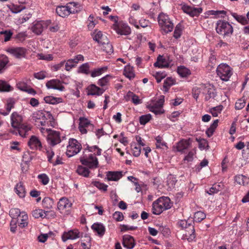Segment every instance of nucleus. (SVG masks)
Masks as SVG:
<instances>
[{
  "mask_svg": "<svg viewBox=\"0 0 249 249\" xmlns=\"http://www.w3.org/2000/svg\"><path fill=\"white\" fill-rule=\"evenodd\" d=\"M12 90V87L7 82L0 80V91H9Z\"/></svg>",
  "mask_w": 249,
  "mask_h": 249,
  "instance_id": "obj_51",
  "label": "nucleus"
},
{
  "mask_svg": "<svg viewBox=\"0 0 249 249\" xmlns=\"http://www.w3.org/2000/svg\"><path fill=\"white\" fill-rule=\"evenodd\" d=\"M47 139L49 142L52 146L56 145L61 141L59 133L55 131H52L50 132Z\"/></svg>",
  "mask_w": 249,
  "mask_h": 249,
  "instance_id": "obj_16",
  "label": "nucleus"
},
{
  "mask_svg": "<svg viewBox=\"0 0 249 249\" xmlns=\"http://www.w3.org/2000/svg\"><path fill=\"white\" fill-rule=\"evenodd\" d=\"M94 35L93 39L98 42V43L101 44L104 41V37H107L106 36L103 35L101 31L95 30L93 33Z\"/></svg>",
  "mask_w": 249,
  "mask_h": 249,
  "instance_id": "obj_35",
  "label": "nucleus"
},
{
  "mask_svg": "<svg viewBox=\"0 0 249 249\" xmlns=\"http://www.w3.org/2000/svg\"><path fill=\"white\" fill-rule=\"evenodd\" d=\"M216 31L218 34L224 36H229L233 33V28L228 21L220 20L216 23Z\"/></svg>",
  "mask_w": 249,
  "mask_h": 249,
  "instance_id": "obj_4",
  "label": "nucleus"
},
{
  "mask_svg": "<svg viewBox=\"0 0 249 249\" xmlns=\"http://www.w3.org/2000/svg\"><path fill=\"white\" fill-rule=\"evenodd\" d=\"M44 100L46 103L50 104H56L62 102V98H56L52 96L45 97Z\"/></svg>",
  "mask_w": 249,
  "mask_h": 249,
  "instance_id": "obj_32",
  "label": "nucleus"
},
{
  "mask_svg": "<svg viewBox=\"0 0 249 249\" xmlns=\"http://www.w3.org/2000/svg\"><path fill=\"white\" fill-rule=\"evenodd\" d=\"M195 231L194 227L190 224H188V229H187L183 234V238L187 239L189 242L193 241L196 238Z\"/></svg>",
  "mask_w": 249,
  "mask_h": 249,
  "instance_id": "obj_18",
  "label": "nucleus"
},
{
  "mask_svg": "<svg viewBox=\"0 0 249 249\" xmlns=\"http://www.w3.org/2000/svg\"><path fill=\"white\" fill-rule=\"evenodd\" d=\"M53 204V200L50 197H45L42 200L43 207L45 209H49L52 208Z\"/></svg>",
  "mask_w": 249,
  "mask_h": 249,
  "instance_id": "obj_41",
  "label": "nucleus"
},
{
  "mask_svg": "<svg viewBox=\"0 0 249 249\" xmlns=\"http://www.w3.org/2000/svg\"><path fill=\"white\" fill-rule=\"evenodd\" d=\"M181 32L182 26L180 24H178L175 27L174 33V37L177 39L180 37L181 35Z\"/></svg>",
  "mask_w": 249,
  "mask_h": 249,
  "instance_id": "obj_56",
  "label": "nucleus"
},
{
  "mask_svg": "<svg viewBox=\"0 0 249 249\" xmlns=\"http://www.w3.org/2000/svg\"><path fill=\"white\" fill-rule=\"evenodd\" d=\"M76 171L79 175L82 176L84 177H88L89 174V169L82 166H79Z\"/></svg>",
  "mask_w": 249,
  "mask_h": 249,
  "instance_id": "obj_45",
  "label": "nucleus"
},
{
  "mask_svg": "<svg viewBox=\"0 0 249 249\" xmlns=\"http://www.w3.org/2000/svg\"><path fill=\"white\" fill-rule=\"evenodd\" d=\"M38 178L43 185L47 184L49 181V178L48 176L45 174L39 175L38 176Z\"/></svg>",
  "mask_w": 249,
  "mask_h": 249,
  "instance_id": "obj_60",
  "label": "nucleus"
},
{
  "mask_svg": "<svg viewBox=\"0 0 249 249\" xmlns=\"http://www.w3.org/2000/svg\"><path fill=\"white\" fill-rule=\"evenodd\" d=\"M51 23V20L37 21L34 23L31 28L32 32L36 35H40L43 30L48 28Z\"/></svg>",
  "mask_w": 249,
  "mask_h": 249,
  "instance_id": "obj_8",
  "label": "nucleus"
},
{
  "mask_svg": "<svg viewBox=\"0 0 249 249\" xmlns=\"http://www.w3.org/2000/svg\"><path fill=\"white\" fill-rule=\"evenodd\" d=\"M242 157L243 159L244 160V163L241 164V166L243 165V164H246L247 162H249V142H247L246 145V148L243 150L242 152Z\"/></svg>",
  "mask_w": 249,
  "mask_h": 249,
  "instance_id": "obj_37",
  "label": "nucleus"
},
{
  "mask_svg": "<svg viewBox=\"0 0 249 249\" xmlns=\"http://www.w3.org/2000/svg\"><path fill=\"white\" fill-rule=\"evenodd\" d=\"M11 125L16 129V133H18L22 137H26L31 130V127L29 125L22 124V116L17 112H14L11 115Z\"/></svg>",
  "mask_w": 249,
  "mask_h": 249,
  "instance_id": "obj_1",
  "label": "nucleus"
},
{
  "mask_svg": "<svg viewBox=\"0 0 249 249\" xmlns=\"http://www.w3.org/2000/svg\"><path fill=\"white\" fill-rule=\"evenodd\" d=\"M172 204L168 197H160L152 204V213L156 215L160 214L164 211L171 208Z\"/></svg>",
  "mask_w": 249,
  "mask_h": 249,
  "instance_id": "obj_2",
  "label": "nucleus"
},
{
  "mask_svg": "<svg viewBox=\"0 0 249 249\" xmlns=\"http://www.w3.org/2000/svg\"><path fill=\"white\" fill-rule=\"evenodd\" d=\"M74 62V60L72 59H69L65 64V70L67 71H69L72 68L75 67L76 64Z\"/></svg>",
  "mask_w": 249,
  "mask_h": 249,
  "instance_id": "obj_61",
  "label": "nucleus"
},
{
  "mask_svg": "<svg viewBox=\"0 0 249 249\" xmlns=\"http://www.w3.org/2000/svg\"><path fill=\"white\" fill-rule=\"evenodd\" d=\"M80 160L83 165L88 166L89 168H96L98 165L97 158L92 154H90L88 156L84 154L81 157Z\"/></svg>",
  "mask_w": 249,
  "mask_h": 249,
  "instance_id": "obj_6",
  "label": "nucleus"
},
{
  "mask_svg": "<svg viewBox=\"0 0 249 249\" xmlns=\"http://www.w3.org/2000/svg\"><path fill=\"white\" fill-rule=\"evenodd\" d=\"M28 215L24 212L21 213V215L17 218V223L21 228H24L28 225Z\"/></svg>",
  "mask_w": 249,
  "mask_h": 249,
  "instance_id": "obj_24",
  "label": "nucleus"
},
{
  "mask_svg": "<svg viewBox=\"0 0 249 249\" xmlns=\"http://www.w3.org/2000/svg\"><path fill=\"white\" fill-rule=\"evenodd\" d=\"M218 122L219 120L218 119L214 120L210 127L208 128L206 131V134L208 137H211L213 135L215 128L218 126Z\"/></svg>",
  "mask_w": 249,
  "mask_h": 249,
  "instance_id": "obj_39",
  "label": "nucleus"
},
{
  "mask_svg": "<svg viewBox=\"0 0 249 249\" xmlns=\"http://www.w3.org/2000/svg\"><path fill=\"white\" fill-rule=\"evenodd\" d=\"M88 94L91 95L99 96L102 95L104 92L103 89L100 88L95 85H91L88 87Z\"/></svg>",
  "mask_w": 249,
  "mask_h": 249,
  "instance_id": "obj_21",
  "label": "nucleus"
},
{
  "mask_svg": "<svg viewBox=\"0 0 249 249\" xmlns=\"http://www.w3.org/2000/svg\"><path fill=\"white\" fill-rule=\"evenodd\" d=\"M1 35H4V40L5 42L9 41L13 35V33L10 31H4L0 32Z\"/></svg>",
  "mask_w": 249,
  "mask_h": 249,
  "instance_id": "obj_62",
  "label": "nucleus"
},
{
  "mask_svg": "<svg viewBox=\"0 0 249 249\" xmlns=\"http://www.w3.org/2000/svg\"><path fill=\"white\" fill-rule=\"evenodd\" d=\"M21 213L20 210L17 208L11 209L9 211V215L12 217V219H16L21 215Z\"/></svg>",
  "mask_w": 249,
  "mask_h": 249,
  "instance_id": "obj_49",
  "label": "nucleus"
},
{
  "mask_svg": "<svg viewBox=\"0 0 249 249\" xmlns=\"http://www.w3.org/2000/svg\"><path fill=\"white\" fill-rule=\"evenodd\" d=\"M91 229L100 236L105 234L106 231L105 226L102 224L98 223H94L91 226Z\"/></svg>",
  "mask_w": 249,
  "mask_h": 249,
  "instance_id": "obj_23",
  "label": "nucleus"
},
{
  "mask_svg": "<svg viewBox=\"0 0 249 249\" xmlns=\"http://www.w3.org/2000/svg\"><path fill=\"white\" fill-rule=\"evenodd\" d=\"M80 122H79V125L86 127L87 128H88L89 126H91V124L90 123V121L85 118H80L79 119Z\"/></svg>",
  "mask_w": 249,
  "mask_h": 249,
  "instance_id": "obj_59",
  "label": "nucleus"
},
{
  "mask_svg": "<svg viewBox=\"0 0 249 249\" xmlns=\"http://www.w3.org/2000/svg\"><path fill=\"white\" fill-rule=\"evenodd\" d=\"M217 75L223 81H228L231 75V68L226 64L219 65L216 70Z\"/></svg>",
  "mask_w": 249,
  "mask_h": 249,
  "instance_id": "obj_7",
  "label": "nucleus"
},
{
  "mask_svg": "<svg viewBox=\"0 0 249 249\" xmlns=\"http://www.w3.org/2000/svg\"><path fill=\"white\" fill-rule=\"evenodd\" d=\"M45 117V114L41 111H37L33 114L32 120L36 123Z\"/></svg>",
  "mask_w": 249,
  "mask_h": 249,
  "instance_id": "obj_46",
  "label": "nucleus"
},
{
  "mask_svg": "<svg viewBox=\"0 0 249 249\" xmlns=\"http://www.w3.org/2000/svg\"><path fill=\"white\" fill-rule=\"evenodd\" d=\"M223 107L222 105H219L210 109V112L213 117H217L221 113Z\"/></svg>",
  "mask_w": 249,
  "mask_h": 249,
  "instance_id": "obj_47",
  "label": "nucleus"
},
{
  "mask_svg": "<svg viewBox=\"0 0 249 249\" xmlns=\"http://www.w3.org/2000/svg\"><path fill=\"white\" fill-rule=\"evenodd\" d=\"M151 118L150 114L142 115L140 117V123L141 124L144 125L151 119Z\"/></svg>",
  "mask_w": 249,
  "mask_h": 249,
  "instance_id": "obj_54",
  "label": "nucleus"
},
{
  "mask_svg": "<svg viewBox=\"0 0 249 249\" xmlns=\"http://www.w3.org/2000/svg\"><path fill=\"white\" fill-rule=\"evenodd\" d=\"M81 144L74 139H71L67 147L66 154L69 157H71L78 153L81 150Z\"/></svg>",
  "mask_w": 249,
  "mask_h": 249,
  "instance_id": "obj_5",
  "label": "nucleus"
},
{
  "mask_svg": "<svg viewBox=\"0 0 249 249\" xmlns=\"http://www.w3.org/2000/svg\"><path fill=\"white\" fill-rule=\"evenodd\" d=\"M223 185L219 184H214L210 189L209 191H207V193L209 195H213L215 193H217L219 191H221L222 189Z\"/></svg>",
  "mask_w": 249,
  "mask_h": 249,
  "instance_id": "obj_42",
  "label": "nucleus"
},
{
  "mask_svg": "<svg viewBox=\"0 0 249 249\" xmlns=\"http://www.w3.org/2000/svg\"><path fill=\"white\" fill-rule=\"evenodd\" d=\"M109 77V75H107L106 76L99 79L98 82V84L101 87L106 86L108 82Z\"/></svg>",
  "mask_w": 249,
  "mask_h": 249,
  "instance_id": "obj_64",
  "label": "nucleus"
},
{
  "mask_svg": "<svg viewBox=\"0 0 249 249\" xmlns=\"http://www.w3.org/2000/svg\"><path fill=\"white\" fill-rule=\"evenodd\" d=\"M175 84V80L171 77H167L164 81L163 89L164 91H168L169 88Z\"/></svg>",
  "mask_w": 249,
  "mask_h": 249,
  "instance_id": "obj_34",
  "label": "nucleus"
},
{
  "mask_svg": "<svg viewBox=\"0 0 249 249\" xmlns=\"http://www.w3.org/2000/svg\"><path fill=\"white\" fill-rule=\"evenodd\" d=\"M133 151V155L135 157H139L140 155L141 148L140 146H137L136 143L131 144V145Z\"/></svg>",
  "mask_w": 249,
  "mask_h": 249,
  "instance_id": "obj_55",
  "label": "nucleus"
},
{
  "mask_svg": "<svg viewBox=\"0 0 249 249\" xmlns=\"http://www.w3.org/2000/svg\"><path fill=\"white\" fill-rule=\"evenodd\" d=\"M89 66L88 63L82 64L79 68V72L88 74L89 73Z\"/></svg>",
  "mask_w": 249,
  "mask_h": 249,
  "instance_id": "obj_58",
  "label": "nucleus"
},
{
  "mask_svg": "<svg viewBox=\"0 0 249 249\" xmlns=\"http://www.w3.org/2000/svg\"><path fill=\"white\" fill-rule=\"evenodd\" d=\"M204 91L206 92L205 97V99L206 101H208L211 98H213L215 96L214 89L213 88L204 87Z\"/></svg>",
  "mask_w": 249,
  "mask_h": 249,
  "instance_id": "obj_33",
  "label": "nucleus"
},
{
  "mask_svg": "<svg viewBox=\"0 0 249 249\" xmlns=\"http://www.w3.org/2000/svg\"><path fill=\"white\" fill-rule=\"evenodd\" d=\"M46 86L49 89H54L60 91H63L65 89L60 81L58 79H52L48 81L46 84Z\"/></svg>",
  "mask_w": 249,
  "mask_h": 249,
  "instance_id": "obj_12",
  "label": "nucleus"
},
{
  "mask_svg": "<svg viewBox=\"0 0 249 249\" xmlns=\"http://www.w3.org/2000/svg\"><path fill=\"white\" fill-rule=\"evenodd\" d=\"M69 12L70 14H74L80 11V8L78 7L77 4L74 2H70L67 4Z\"/></svg>",
  "mask_w": 249,
  "mask_h": 249,
  "instance_id": "obj_38",
  "label": "nucleus"
},
{
  "mask_svg": "<svg viewBox=\"0 0 249 249\" xmlns=\"http://www.w3.org/2000/svg\"><path fill=\"white\" fill-rule=\"evenodd\" d=\"M167 75L165 71H158L156 72L153 76L156 78L157 83H160L161 82V80L164 78Z\"/></svg>",
  "mask_w": 249,
  "mask_h": 249,
  "instance_id": "obj_53",
  "label": "nucleus"
},
{
  "mask_svg": "<svg viewBox=\"0 0 249 249\" xmlns=\"http://www.w3.org/2000/svg\"><path fill=\"white\" fill-rule=\"evenodd\" d=\"M8 52L16 58H20L25 56L26 50L23 47L10 48Z\"/></svg>",
  "mask_w": 249,
  "mask_h": 249,
  "instance_id": "obj_14",
  "label": "nucleus"
},
{
  "mask_svg": "<svg viewBox=\"0 0 249 249\" xmlns=\"http://www.w3.org/2000/svg\"><path fill=\"white\" fill-rule=\"evenodd\" d=\"M56 12L60 17L64 18L70 15L67 6H58L56 8Z\"/></svg>",
  "mask_w": 249,
  "mask_h": 249,
  "instance_id": "obj_26",
  "label": "nucleus"
},
{
  "mask_svg": "<svg viewBox=\"0 0 249 249\" xmlns=\"http://www.w3.org/2000/svg\"><path fill=\"white\" fill-rule=\"evenodd\" d=\"M8 57L3 54L0 55V73H2L6 68V65L8 63Z\"/></svg>",
  "mask_w": 249,
  "mask_h": 249,
  "instance_id": "obj_31",
  "label": "nucleus"
},
{
  "mask_svg": "<svg viewBox=\"0 0 249 249\" xmlns=\"http://www.w3.org/2000/svg\"><path fill=\"white\" fill-rule=\"evenodd\" d=\"M235 181L239 184L246 185L249 182V178L242 175L236 176Z\"/></svg>",
  "mask_w": 249,
  "mask_h": 249,
  "instance_id": "obj_30",
  "label": "nucleus"
},
{
  "mask_svg": "<svg viewBox=\"0 0 249 249\" xmlns=\"http://www.w3.org/2000/svg\"><path fill=\"white\" fill-rule=\"evenodd\" d=\"M154 65L155 67H158L160 68H168L170 66V63L163 56L159 55Z\"/></svg>",
  "mask_w": 249,
  "mask_h": 249,
  "instance_id": "obj_20",
  "label": "nucleus"
},
{
  "mask_svg": "<svg viewBox=\"0 0 249 249\" xmlns=\"http://www.w3.org/2000/svg\"><path fill=\"white\" fill-rule=\"evenodd\" d=\"M104 41L100 44L102 45V49L107 53H111L113 52L112 45L109 43L107 37H104Z\"/></svg>",
  "mask_w": 249,
  "mask_h": 249,
  "instance_id": "obj_22",
  "label": "nucleus"
},
{
  "mask_svg": "<svg viewBox=\"0 0 249 249\" xmlns=\"http://www.w3.org/2000/svg\"><path fill=\"white\" fill-rule=\"evenodd\" d=\"M123 246L127 249H132L136 245L134 237L130 235L125 234L123 237Z\"/></svg>",
  "mask_w": 249,
  "mask_h": 249,
  "instance_id": "obj_13",
  "label": "nucleus"
},
{
  "mask_svg": "<svg viewBox=\"0 0 249 249\" xmlns=\"http://www.w3.org/2000/svg\"><path fill=\"white\" fill-rule=\"evenodd\" d=\"M28 145L32 149H40L42 147L41 143L38 138L36 136H32L28 142Z\"/></svg>",
  "mask_w": 249,
  "mask_h": 249,
  "instance_id": "obj_19",
  "label": "nucleus"
},
{
  "mask_svg": "<svg viewBox=\"0 0 249 249\" xmlns=\"http://www.w3.org/2000/svg\"><path fill=\"white\" fill-rule=\"evenodd\" d=\"M92 184L98 188L100 190L106 191L107 190V185L104 183H101L97 181H94L92 182Z\"/></svg>",
  "mask_w": 249,
  "mask_h": 249,
  "instance_id": "obj_57",
  "label": "nucleus"
},
{
  "mask_svg": "<svg viewBox=\"0 0 249 249\" xmlns=\"http://www.w3.org/2000/svg\"><path fill=\"white\" fill-rule=\"evenodd\" d=\"M72 203L66 197H62L59 199L57 204V208L61 213H63L65 209L71 207Z\"/></svg>",
  "mask_w": 249,
  "mask_h": 249,
  "instance_id": "obj_15",
  "label": "nucleus"
},
{
  "mask_svg": "<svg viewBox=\"0 0 249 249\" xmlns=\"http://www.w3.org/2000/svg\"><path fill=\"white\" fill-rule=\"evenodd\" d=\"M15 190L17 194L20 197L23 198L25 196L26 191L21 182H19L17 184L15 188Z\"/></svg>",
  "mask_w": 249,
  "mask_h": 249,
  "instance_id": "obj_29",
  "label": "nucleus"
},
{
  "mask_svg": "<svg viewBox=\"0 0 249 249\" xmlns=\"http://www.w3.org/2000/svg\"><path fill=\"white\" fill-rule=\"evenodd\" d=\"M118 34L127 36L130 34L131 31L130 28L125 23L122 22L117 23L113 25L112 27Z\"/></svg>",
  "mask_w": 249,
  "mask_h": 249,
  "instance_id": "obj_9",
  "label": "nucleus"
},
{
  "mask_svg": "<svg viewBox=\"0 0 249 249\" xmlns=\"http://www.w3.org/2000/svg\"><path fill=\"white\" fill-rule=\"evenodd\" d=\"M178 73L180 76L185 77L190 74V71L184 66H180L178 69Z\"/></svg>",
  "mask_w": 249,
  "mask_h": 249,
  "instance_id": "obj_44",
  "label": "nucleus"
},
{
  "mask_svg": "<svg viewBox=\"0 0 249 249\" xmlns=\"http://www.w3.org/2000/svg\"><path fill=\"white\" fill-rule=\"evenodd\" d=\"M148 108L149 110L156 115H160L164 112V111L162 108L158 107L156 106H151V105L148 106Z\"/></svg>",
  "mask_w": 249,
  "mask_h": 249,
  "instance_id": "obj_50",
  "label": "nucleus"
},
{
  "mask_svg": "<svg viewBox=\"0 0 249 249\" xmlns=\"http://www.w3.org/2000/svg\"><path fill=\"white\" fill-rule=\"evenodd\" d=\"M183 12L192 17L195 16H198L202 12L201 8H195L187 5H183L181 7Z\"/></svg>",
  "mask_w": 249,
  "mask_h": 249,
  "instance_id": "obj_11",
  "label": "nucleus"
},
{
  "mask_svg": "<svg viewBox=\"0 0 249 249\" xmlns=\"http://www.w3.org/2000/svg\"><path fill=\"white\" fill-rule=\"evenodd\" d=\"M107 69V67H103L102 68L94 69L91 72V76L92 77L99 76L106 71Z\"/></svg>",
  "mask_w": 249,
  "mask_h": 249,
  "instance_id": "obj_40",
  "label": "nucleus"
},
{
  "mask_svg": "<svg viewBox=\"0 0 249 249\" xmlns=\"http://www.w3.org/2000/svg\"><path fill=\"white\" fill-rule=\"evenodd\" d=\"M122 172H108L107 178L109 180L117 181L122 177Z\"/></svg>",
  "mask_w": 249,
  "mask_h": 249,
  "instance_id": "obj_27",
  "label": "nucleus"
},
{
  "mask_svg": "<svg viewBox=\"0 0 249 249\" xmlns=\"http://www.w3.org/2000/svg\"><path fill=\"white\" fill-rule=\"evenodd\" d=\"M158 19L159 24L162 33L167 34L173 30L174 24L167 15L160 13L159 14Z\"/></svg>",
  "mask_w": 249,
  "mask_h": 249,
  "instance_id": "obj_3",
  "label": "nucleus"
},
{
  "mask_svg": "<svg viewBox=\"0 0 249 249\" xmlns=\"http://www.w3.org/2000/svg\"><path fill=\"white\" fill-rule=\"evenodd\" d=\"M190 143L187 140H181L177 143L176 148L178 152H183L184 150L187 149L189 146Z\"/></svg>",
  "mask_w": 249,
  "mask_h": 249,
  "instance_id": "obj_28",
  "label": "nucleus"
},
{
  "mask_svg": "<svg viewBox=\"0 0 249 249\" xmlns=\"http://www.w3.org/2000/svg\"><path fill=\"white\" fill-rule=\"evenodd\" d=\"M155 140L156 141V145L157 148H161L163 147H166V143L164 142L163 138L160 136H158L155 138Z\"/></svg>",
  "mask_w": 249,
  "mask_h": 249,
  "instance_id": "obj_48",
  "label": "nucleus"
},
{
  "mask_svg": "<svg viewBox=\"0 0 249 249\" xmlns=\"http://www.w3.org/2000/svg\"><path fill=\"white\" fill-rule=\"evenodd\" d=\"M81 236L80 231L76 229L65 231L62 235L61 238L63 242L68 240H74Z\"/></svg>",
  "mask_w": 249,
  "mask_h": 249,
  "instance_id": "obj_10",
  "label": "nucleus"
},
{
  "mask_svg": "<svg viewBox=\"0 0 249 249\" xmlns=\"http://www.w3.org/2000/svg\"><path fill=\"white\" fill-rule=\"evenodd\" d=\"M246 104V102L244 99H239L236 103L235 105V108L236 109H241L243 108Z\"/></svg>",
  "mask_w": 249,
  "mask_h": 249,
  "instance_id": "obj_63",
  "label": "nucleus"
},
{
  "mask_svg": "<svg viewBox=\"0 0 249 249\" xmlns=\"http://www.w3.org/2000/svg\"><path fill=\"white\" fill-rule=\"evenodd\" d=\"M48 211L42 209H36L32 212V215L35 218H47Z\"/></svg>",
  "mask_w": 249,
  "mask_h": 249,
  "instance_id": "obj_25",
  "label": "nucleus"
},
{
  "mask_svg": "<svg viewBox=\"0 0 249 249\" xmlns=\"http://www.w3.org/2000/svg\"><path fill=\"white\" fill-rule=\"evenodd\" d=\"M15 104V101L13 98H9L6 100V104L5 106V110L0 109V114L6 116L8 115L11 111V109L14 108Z\"/></svg>",
  "mask_w": 249,
  "mask_h": 249,
  "instance_id": "obj_17",
  "label": "nucleus"
},
{
  "mask_svg": "<svg viewBox=\"0 0 249 249\" xmlns=\"http://www.w3.org/2000/svg\"><path fill=\"white\" fill-rule=\"evenodd\" d=\"M124 74L130 80H131L135 77V74L133 72V69L129 66L125 67L124 71Z\"/></svg>",
  "mask_w": 249,
  "mask_h": 249,
  "instance_id": "obj_36",
  "label": "nucleus"
},
{
  "mask_svg": "<svg viewBox=\"0 0 249 249\" xmlns=\"http://www.w3.org/2000/svg\"><path fill=\"white\" fill-rule=\"evenodd\" d=\"M231 15L238 22L242 24L246 25L248 24V21L245 16L238 15L236 13H232Z\"/></svg>",
  "mask_w": 249,
  "mask_h": 249,
  "instance_id": "obj_43",
  "label": "nucleus"
},
{
  "mask_svg": "<svg viewBox=\"0 0 249 249\" xmlns=\"http://www.w3.org/2000/svg\"><path fill=\"white\" fill-rule=\"evenodd\" d=\"M206 217V214L201 211H198L195 213L194 220L196 222H199L204 219Z\"/></svg>",
  "mask_w": 249,
  "mask_h": 249,
  "instance_id": "obj_52",
  "label": "nucleus"
}]
</instances>
